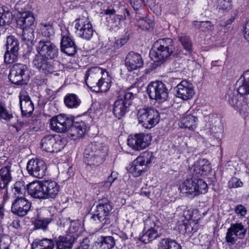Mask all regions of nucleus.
I'll use <instances>...</instances> for the list:
<instances>
[{"mask_svg":"<svg viewBox=\"0 0 249 249\" xmlns=\"http://www.w3.org/2000/svg\"><path fill=\"white\" fill-rule=\"evenodd\" d=\"M211 170L210 164L205 159H199L190 167V173L192 177L187 178L181 186V191L186 193L197 196L199 194H205L208 190L207 183L200 177L208 174Z\"/></svg>","mask_w":249,"mask_h":249,"instance_id":"f257e3e1","label":"nucleus"},{"mask_svg":"<svg viewBox=\"0 0 249 249\" xmlns=\"http://www.w3.org/2000/svg\"><path fill=\"white\" fill-rule=\"evenodd\" d=\"M237 89H230L226 96L229 104L244 116L249 112V105L242 96L249 94V70L245 71L237 82Z\"/></svg>","mask_w":249,"mask_h":249,"instance_id":"f03ea898","label":"nucleus"},{"mask_svg":"<svg viewBox=\"0 0 249 249\" xmlns=\"http://www.w3.org/2000/svg\"><path fill=\"white\" fill-rule=\"evenodd\" d=\"M85 81L88 87L93 91L105 92L110 88L112 77L106 69L94 67L87 71Z\"/></svg>","mask_w":249,"mask_h":249,"instance_id":"7ed1b4c3","label":"nucleus"},{"mask_svg":"<svg viewBox=\"0 0 249 249\" xmlns=\"http://www.w3.org/2000/svg\"><path fill=\"white\" fill-rule=\"evenodd\" d=\"M107 147L101 143H89L83 154V161L87 168L93 169L101 164L107 155Z\"/></svg>","mask_w":249,"mask_h":249,"instance_id":"20e7f679","label":"nucleus"},{"mask_svg":"<svg viewBox=\"0 0 249 249\" xmlns=\"http://www.w3.org/2000/svg\"><path fill=\"white\" fill-rule=\"evenodd\" d=\"M174 49V43L172 39H160L153 44L149 54L154 61L162 63L171 56Z\"/></svg>","mask_w":249,"mask_h":249,"instance_id":"39448f33","label":"nucleus"},{"mask_svg":"<svg viewBox=\"0 0 249 249\" xmlns=\"http://www.w3.org/2000/svg\"><path fill=\"white\" fill-rule=\"evenodd\" d=\"M134 94L127 90L121 91L113 104L112 112L114 115L120 119L128 111L131 100Z\"/></svg>","mask_w":249,"mask_h":249,"instance_id":"423d86ee","label":"nucleus"},{"mask_svg":"<svg viewBox=\"0 0 249 249\" xmlns=\"http://www.w3.org/2000/svg\"><path fill=\"white\" fill-rule=\"evenodd\" d=\"M137 116L139 123L145 128L155 126L160 119L159 112L151 107H143L138 110Z\"/></svg>","mask_w":249,"mask_h":249,"instance_id":"0eeeda50","label":"nucleus"},{"mask_svg":"<svg viewBox=\"0 0 249 249\" xmlns=\"http://www.w3.org/2000/svg\"><path fill=\"white\" fill-rule=\"evenodd\" d=\"M74 22L76 34L83 39L89 40L93 36L94 30L87 13H83Z\"/></svg>","mask_w":249,"mask_h":249,"instance_id":"6e6552de","label":"nucleus"},{"mask_svg":"<svg viewBox=\"0 0 249 249\" xmlns=\"http://www.w3.org/2000/svg\"><path fill=\"white\" fill-rule=\"evenodd\" d=\"M9 79L12 83L15 85H26L29 80V73L27 66L19 63L14 65L10 69Z\"/></svg>","mask_w":249,"mask_h":249,"instance_id":"1a4fd4ad","label":"nucleus"},{"mask_svg":"<svg viewBox=\"0 0 249 249\" xmlns=\"http://www.w3.org/2000/svg\"><path fill=\"white\" fill-rule=\"evenodd\" d=\"M112 209V206L108 200H100L91 219L97 223L103 222V225L108 224L110 222L108 216Z\"/></svg>","mask_w":249,"mask_h":249,"instance_id":"9d476101","label":"nucleus"},{"mask_svg":"<svg viewBox=\"0 0 249 249\" xmlns=\"http://www.w3.org/2000/svg\"><path fill=\"white\" fill-rule=\"evenodd\" d=\"M147 92L150 99L158 103H162L168 98L169 92L166 85L161 81L152 82L149 84Z\"/></svg>","mask_w":249,"mask_h":249,"instance_id":"9b49d317","label":"nucleus"},{"mask_svg":"<svg viewBox=\"0 0 249 249\" xmlns=\"http://www.w3.org/2000/svg\"><path fill=\"white\" fill-rule=\"evenodd\" d=\"M161 225L160 222L155 216L146 219L145 228L148 229L141 236V241L147 244L159 237L161 233Z\"/></svg>","mask_w":249,"mask_h":249,"instance_id":"f8f14e48","label":"nucleus"},{"mask_svg":"<svg viewBox=\"0 0 249 249\" xmlns=\"http://www.w3.org/2000/svg\"><path fill=\"white\" fill-rule=\"evenodd\" d=\"M66 145L65 139L58 136L48 135L41 140V148L48 152H57L64 148Z\"/></svg>","mask_w":249,"mask_h":249,"instance_id":"ddd939ff","label":"nucleus"},{"mask_svg":"<svg viewBox=\"0 0 249 249\" xmlns=\"http://www.w3.org/2000/svg\"><path fill=\"white\" fill-rule=\"evenodd\" d=\"M72 121V117L65 114H59L51 119V128L58 133H64L70 129Z\"/></svg>","mask_w":249,"mask_h":249,"instance_id":"4468645a","label":"nucleus"},{"mask_svg":"<svg viewBox=\"0 0 249 249\" xmlns=\"http://www.w3.org/2000/svg\"><path fill=\"white\" fill-rule=\"evenodd\" d=\"M36 53L50 58V60L55 59L59 55V49L57 46L50 40L42 39L36 46Z\"/></svg>","mask_w":249,"mask_h":249,"instance_id":"2eb2a0df","label":"nucleus"},{"mask_svg":"<svg viewBox=\"0 0 249 249\" xmlns=\"http://www.w3.org/2000/svg\"><path fill=\"white\" fill-rule=\"evenodd\" d=\"M20 5V3H18L17 5V8L19 10L17 23L22 29L29 28L35 22L33 14L28 10L29 8L28 2H24L21 7H19Z\"/></svg>","mask_w":249,"mask_h":249,"instance_id":"dca6fc26","label":"nucleus"},{"mask_svg":"<svg viewBox=\"0 0 249 249\" xmlns=\"http://www.w3.org/2000/svg\"><path fill=\"white\" fill-rule=\"evenodd\" d=\"M205 121H207L206 126L209 129L207 133L213 138L220 140L223 127L219 119L215 115L211 114L205 117Z\"/></svg>","mask_w":249,"mask_h":249,"instance_id":"f3484780","label":"nucleus"},{"mask_svg":"<svg viewBox=\"0 0 249 249\" xmlns=\"http://www.w3.org/2000/svg\"><path fill=\"white\" fill-rule=\"evenodd\" d=\"M31 207V203L23 196H16L12 202L11 211L20 217L26 215Z\"/></svg>","mask_w":249,"mask_h":249,"instance_id":"a211bd4d","label":"nucleus"},{"mask_svg":"<svg viewBox=\"0 0 249 249\" xmlns=\"http://www.w3.org/2000/svg\"><path fill=\"white\" fill-rule=\"evenodd\" d=\"M26 169L31 176L41 178L45 176L47 166L42 160L31 159L28 162Z\"/></svg>","mask_w":249,"mask_h":249,"instance_id":"6ab92c4d","label":"nucleus"},{"mask_svg":"<svg viewBox=\"0 0 249 249\" xmlns=\"http://www.w3.org/2000/svg\"><path fill=\"white\" fill-rule=\"evenodd\" d=\"M50 58L40 53H36L33 59V65L34 67L40 71L46 74L53 73V67L49 61Z\"/></svg>","mask_w":249,"mask_h":249,"instance_id":"aec40b11","label":"nucleus"},{"mask_svg":"<svg viewBox=\"0 0 249 249\" xmlns=\"http://www.w3.org/2000/svg\"><path fill=\"white\" fill-rule=\"evenodd\" d=\"M246 234V230L241 223H235L228 229L226 240L228 243L233 244L238 238H242Z\"/></svg>","mask_w":249,"mask_h":249,"instance_id":"412c9836","label":"nucleus"},{"mask_svg":"<svg viewBox=\"0 0 249 249\" xmlns=\"http://www.w3.org/2000/svg\"><path fill=\"white\" fill-rule=\"evenodd\" d=\"M194 93L193 85L187 81H181L176 87L177 97L183 100L191 99Z\"/></svg>","mask_w":249,"mask_h":249,"instance_id":"4be33fe9","label":"nucleus"},{"mask_svg":"<svg viewBox=\"0 0 249 249\" xmlns=\"http://www.w3.org/2000/svg\"><path fill=\"white\" fill-rule=\"evenodd\" d=\"M147 138L148 136L144 134H136L133 136L129 137L127 139V144L134 150H141L149 145Z\"/></svg>","mask_w":249,"mask_h":249,"instance_id":"5701e85b","label":"nucleus"},{"mask_svg":"<svg viewBox=\"0 0 249 249\" xmlns=\"http://www.w3.org/2000/svg\"><path fill=\"white\" fill-rule=\"evenodd\" d=\"M143 61L142 56L138 53L130 52L126 56L125 66L129 71H131L142 67Z\"/></svg>","mask_w":249,"mask_h":249,"instance_id":"b1692460","label":"nucleus"},{"mask_svg":"<svg viewBox=\"0 0 249 249\" xmlns=\"http://www.w3.org/2000/svg\"><path fill=\"white\" fill-rule=\"evenodd\" d=\"M18 97L22 114L30 116L34 110V105L28 92L25 90L21 91Z\"/></svg>","mask_w":249,"mask_h":249,"instance_id":"393cba45","label":"nucleus"},{"mask_svg":"<svg viewBox=\"0 0 249 249\" xmlns=\"http://www.w3.org/2000/svg\"><path fill=\"white\" fill-rule=\"evenodd\" d=\"M43 186V180L33 181L27 185V192L32 197L45 199Z\"/></svg>","mask_w":249,"mask_h":249,"instance_id":"a878e982","label":"nucleus"},{"mask_svg":"<svg viewBox=\"0 0 249 249\" xmlns=\"http://www.w3.org/2000/svg\"><path fill=\"white\" fill-rule=\"evenodd\" d=\"M43 184L45 199L56 198L60 190L59 185L51 180H43Z\"/></svg>","mask_w":249,"mask_h":249,"instance_id":"bb28decb","label":"nucleus"},{"mask_svg":"<svg viewBox=\"0 0 249 249\" xmlns=\"http://www.w3.org/2000/svg\"><path fill=\"white\" fill-rule=\"evenodd\" d=\"M12 164H7L0 169V190H7L8 186L12 180Z\"/></svg>","mask_w":249,"mask_h":249,"instance_id":"cd10ccee","label":"nucleus"},{"mask_svg":"<svg viewBox=\"0 0 249 249\" xmlns=\"http://www.w3.org/2000/svg\"><path fill=\"white\" fill-rule=\"evenodd\" d=\"M60 47L61 51L68 55H73L77 52V46L68 36H62Z\"/></svg>","mask_w":249,"mask_h":249,"instance_id":"c85d7f7f","label":"nucleus"},{"mask_svg":"<svg viewBox=\"0 0 249 249\" xmlns=\"http://www.w3.org/2000/svg\"><path fill=\"white\" fill-rule=\"evenodd\" d=\"M87 126L84 122H73L71 126L70 134L72 137H75L76 139L82 137L86 131Z\"/></svg>","mask_w":249,"mask_h":249,"instance_id":"c756f323","label":"nucleus"},{"mask_svg":"<svg viewBox=\"0 0 249 249\" xmlns=\"http://www.w3.org/2000/svg\"><path fill=\"white\" fill-rule=\"evenodd\" d=\"M74 240V235L60 236L56 240L57 249H71Z\"/></svg>","mask_w":249,"mask_h":249,"instance_id":"7c9ffc66","label":"nucleus"},{"mask_svg":"<svg viewBox=\"0 0 249 249\" xmlns=\"http://www.w3.org/2000/svg\"><path fill=\"white\" fill-rule=\"evenodd\" d=\"M197 118L191 114H186L181 119L180 126L194 131L197 126Z\"/></svg>","mask_w":249,"mask_h":249,"instance_id":"2f4dec72","label":"nucleus"},{"mask_svg":"<svg viewBox=\"0 0 249 249\" xmlns=\"http://www.w3.org/2000/svg\"><path fill=\"white\" fill-rule=\"evenodd\" d=\"M13 19L14 16L10 11L6 7H0V25H9Z\"/></svg>","mask_w":249,"mask_h":249,"instance_id":"473e14b6","label":"nucleus"},{"mask_svg":"<svg viewBox=\"0 0 249 249\" xmlns=\"http://www.w3.org/2000/svg\"><path fill=\"white\" fill-rule=\"evenodd\" d=\"M64 102L66 106L69 108H77L81 104L80 99L74 93L67 94L64 97Z\"/></svg>","mask_w":249,"mask_h":249,"instance_id":"72a5a7b5","label":"nucleus"},{"mask_svg":"<svg viewBox=\"0 0 249 249\" xmlns=\"http://www.w3.org/2000/svg\"><path fill=\"white\" fill-rule=\"evenodd\" d=\"M54 246V242L52 240L44 238L34 242L32 249H53Z\"/></svg>","mask_w":249,"mask_h":249,"instance_id":"f704fd0d","label":"nucleus"},{"mask_svg":"<svg viewBox=\"0 0 249 249\" xmlns=\"http://www.w3.org/2000/svg\"><path fill=\"white\" fill-rule=\"evenodd\" d=\"M158 249H182V248L180 244L175 240L170 238H164L159 243Z\"/></svg>","mask_w":249,"mask_h":249,"instance_id":"c9c22d12","label":"nucleus"},{"mask_svg":"<svg viewBox=\"0 0 249 249\" xmlns=\"http://www.w3.org/2000/svg\"><path fill=\"white\" fill-rule=\"evenodd\" d=\"M178 38L183 49L186 51L191 53L193 43L190 37L185 33H180L178 34Z\"/></svg>","mask_w":249,"mask_h":249,"instance_id":"e433bc0d","label":"nucleus"},{"mask_svg":"<svg viewBox=\"0 0 249 249\" xmlns=\"http://www.w3.org/2000/svg\"><path fill=\"white\" fill-rule=\"evenodd\" d=\"M145 167L141 164L136 159L131 163L128 171L134 177L140 176L145 170Z\"/></svg>","mask_w":249,"mask_h":249,"instance_id":"4c0bfd02","label":"nucleus"},{"mask_svg":"<svg viewBox=\"0 0 249 249\" xmlns=\"http://www.w3.org/2000/svg\"><path fill=\"white\" fill-rule=\"evenodd\" d=\"M154 158L153 153L146 151L142 153L136 160L146 168L151 163Z\"/></svg>","mask_w":249,"mask_h":249,"instance_id":"58836bf2","label":"nucleus"},{"mask_svg":"<svg viewBox=\"0 0 249 249\" xmlns=\"http://www.w3.org/2000/svg\"><path fill=\"white\" fill-rule=\"evenodd\" d=\"M39 34L47 38H50L53 36L54 34V31L52 25L50 23L41 24Z\"/></svg>","mask_w":249,"mask_h":249,"instance_id":"ea45409f","label":"nucleus"},{"mask_svg":"<svg viewBox=\"0 0 249 249\" xmlns=\"http://www.w3.org/2000/svg\"><path fill=\"white\" fill-rule=\"evenodd\" d=\"M231 0H216V9L219 13L227 12L232 7Z\"/></svg>","mask_w":249,"mask_h":249,"instance_id":"a19ab883","label":"nucleus"},{"mask_svg":"<svg viewBox=\"0 0 249 249\" xmlns=\"http://www.w3.org/2000/svg\"><path fill=\"white\" fill-rule=\"evenodd\" d=\"M98 249H111L115 245V241L112 236L102 237Z\"/></svg>","mask_w":249,"mask_h":249,"instance_id":"79ce46f5","label":"nucleus"},{"mask_svg":"<svg viewBox=\"0 0 249 249\" xmlns=\"http://www.w3.org/2000/svg\"><path fill=\"white\" fill-rule=\"evenodd\" d=\"M18 50H6L4 56V62L6 64H10L18 60Z\"/></svg>","mask_w":249,"mask_h":249,"instance_id":"37998d69","label":"nucleus"},{"mask_svg":"<svg viewBox=\"0 0 249 249\" xmlns=\"http://www.w3.org/2000/svg\"><path fill=\"white\" fill-rule=\"evenodd\" d=\"M13 118L12 113L7 109L5 104L0 102V121H10Z\"/></svg>","mask_w":249,"mask_h":249,"instance_id":"c03bdc74","label":"nucleus"},{"mask_svg":"<svg viewBox=\"0 0 249 249\" xmlns=\"http://www.w3.org/2000/svg\"><path fill=\"white\" fill-rule=\"evenodd\" d=\"M6 50H19V42L17 38L13 36H10L7 37L6 43Z\"/></svg>","mask_w":249,"mask_h":249,"instance_id":"a18cd8bd","label":"nucleus"},{"mask_svg":"<svg viewBox=\"0 0 249 249\" xmlns=\"http://www.w3.org/2000/svg\"><path fill=\"white\" fill-rule=\"evenodd\" d=\"M80 224L78 221L73 220L70 222L68 229L66 231L67 235H74L75 239L77 237L76 233L78 231Z\"/></svg>","mask_w":249,"mask_h":249,"instance_id":"49530a36","label":"nucleus"},{"mask_svg":"<svg viewBox=\"0 0 249 249\" xmlns=\"http://www.w3.org/2000/svg\"><path fill=\"white\" fill-rule=\"evenodd\" d=\"M14 194L16 196H23L26 192V188L23 181H17L14 185Z\"/></svg>","mask_w":249,"mask_h":249,"instance_id":"de8ad7c7","label":"nucleus"},{"mask_svg":"<svg viewBox=\"0 0 249 249\" xmlns=\"http://www.w3.org/2000/svg\"><path fill=\"white\" fill-rule=\"evenodd\" d=\"M34 39V32L31 29H23L21 39L26 43L32 41Z\"/></svg>","mask_w":249,"mask_h":249,"instance_id":"09e8293b","label":"nucleus"},{"mask_svg":"<svg viewBox=\"0 0 249 249\" xmlns=\"http://www.w3.org/2000/svg\"><path fill=\"white\" fill-rule=\"evenodd\" d=\"M50 223L49 219H37L36 221L35 226L36 229L45 230Z\"/></svg>","mask_w":249,"mask_h":249,"instance_id":"8fccbe9b","label":"nucleus"},{"mask_svg":"<svg viewBox=\"0 0 249 249\" xmlns=\"http://www.w3.org/2000/svg\"><path fill=\"white\" fill-rule=\"evenodd\" d=\"M243 183L240 179L233 177L229 181L228 187L230 188H238L242 186Z\"/></svg>","mask_w":249,"mask_h":249,"instance_id":"3c124183","label":"nucleus"},{"mask_svg":"<svg viewBox=\"0 0 249 249\" xmlns=\"http://www.w3.org/2000/svg\"><path fill=\"white\" fill-rule=\"evenodd\" d=\"M234 211L237 215L241 216H245L247 212L245 207L241 204L237 205L234 209Z\"/></svg>","mask_w":249,"mask_h":249,"instance_id":"603ef678","label":"nucleus"},{"mask_svg":"<svg viewBox=\"0 0 249 249\" xmlns=\"http://www.w3.org/2000/svg\"><path fill=\"white\" fill-rule=\"evenodd\" d=\"M130 3L136 11L138 10L144 4V0H139L138 1L135 0H130Z\"/></svg>","mask_w":249,"mask_h":249,"instance_id":"864d4df0","label":"nucleus"},{"mask_svg":"<svg viewBox=\"0 0 249 249\" xmlns=\"http://www.w3.org/2000/svg\"><path fill=\"white\" fill-rule=\"evenodd\" d=\"M9 239L7 237H3L0 238V249H8Z\"/></svg>","mask_w":249,"mask_h":249,"instance_id":"5fc2aeb1","label":"nucleus"},{"mask_svg":"<svg viewBox=\"0 0 249 249\" xmlns=\"http://www.w3.org/2000/svg\"><path fill=\"white\" fill-rule=\"evenodd\" d=\"M89 239L85 238L81 242L80 245L75 249H89Z\"/></svg>","mask_w":249,"mask_h":249,"instance_id":"6e6d98bb","label":"nucleus"},{"mask_svg":"<svg viewBox=\"0 0 249 249\" xmlns=\"http://www.w3.org/2000/svg\"><path fill=\"white\" fill-rule=\"evenodd\" d=\"M129 37L128 36H125L121 37L116 41V48L122 46L128 41Z\"/></svg>","mask_w":249,"mask_h":249,"instance_id":"4d7b16f0","label":"nucleus"},{"mask_svg":"<svg viewBox=\"0 0 249 249\" xmlns=\"http://www.w3.org/2000/svg\"><path fill=\"white\" fill-rule=\"evenodd\" d=\"M136 19L139 22L140 26H142L143 28H147V24L148 22H147L146 17L140 18L139 16H136Z\"/></svg>","mask_w":249,"mask_h":249,"instance_id":"13d9d810","label":"nucleus"},{"mask_svg":"<svg viewBox=\"0 0 249 249\" xmlns=\"http://www.w3.org/2000/svg\"><path fill=\"white\" fill-rule=\"evenodd\" d=\"M243 28L244 37L249 42V21L246 22Z\"/></svg>","mask_w":249,"mask_h":249,"instance_id":"bf43d9fd","label":"nucleus"},{"mask_svg":"<svg viewBox=\"0 0 249 249\" xmlns=\"http://www.w3.org/2000/svg\"><path fill=\"white\" fill-rule=\"evenodd\" d=\"M183 215L186 220H190L193 218V212L190 210H184Z\"/></svg>","mask_w":249,"mask_h":249,"instance_id":"052dcab7","label":"nucleus"},{"mask_svg":"<svg viewBox=\"0 0 249 249\" xmlns=\"http://www.w3.org/2000/svg\"><path fill=\"white\" fill-rule=\"evenodd\" d=\"M117 176L115 173L112 172L110 176L108 177L107 180L111 184L117 179Z\"/></svg>","mask_w":249,"mask_h":249,"instance_id":"680f3d73","label":"nucleus"},{"mask_svg":"<svg viewBox=\"0 0 249 249\" xmlns=\"http://www.w3.org/2000/svg\"><path fill=\"white\" fill-rule=\"evenodd\" d=\"M13 228L18 229L20 227V221L18 219H15L13 221L11 225Z\"/></svg>","mask_w":249,"mask_h":249,"instance_id":"e2e57ef3","label":"nucleus"},{"mask_svg":"<svg viewBox=\"0 0 249 249\" xmlns=\"http://www.w3.org/2000/svg\"><path fill=\"white\" fill-rule=\"evenodd\" d=\"M233 20H234L233 18H230V19L227 20L226 23L220 22L219 24L221 26H225L227 25L231 24V22H232Z\"/></svg>","mask_w":249,"mask_h":249,"instance_id":"0e129e2a","label":"nucleus"},{"mask_svg":"<svg viewBox=\"0 0 249 249\" xmlns=\"http://www.w3.org/2000/svg\"><path fill=\"white\" fill-rule=\"evenodd\" d=\"M101 186H103V187H105V188H108L110 186L111 184L110 183H109L108 181H106L105 182H103L101 183L100 184Z\"/></svg>","mask_w":249,"mask_h":249,"instance_id":"69168bd1","label":"nucleus"},{"mask_svg":"<svg viewBox=\"0 0 249 249\" xmlns=\"http://www.w3.org/2000/svg\"><path fill=\"white\" fill-rule=\"evenodd\" d=\"M208 23V22H199V21H195L193 22V25L196 27H197L198 28L200 26V25L201 24V23Z\"/></svg>","mask_w":249,"mask_h":249,"instance_id":"338daca9","label":"nucleus"},{"mask_svg":"<svg viewBox=\"0 0 249 249\" xmlns=\"http://www.w3.org/2000/svg\"><path fill=\"white\" fill-rule=\"evenodd\" d=\"M4 209L3 206H0V219L3 217L4 216Z\"/></svg>","mask_w":249,"mask_h":249,"instance_id":"774afa93","label":"nucleus"}]
</instances>
